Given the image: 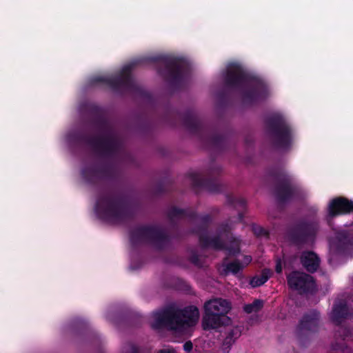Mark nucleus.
I'll return each instance as SVG.
<instances>
[{"mask_svg":"<svg viewBox=\"0 0 353 353\" xmlns=\"http://www.w3.org/2000/svg\"><path fill=\"white\" fill-rule=\"evenodd\" d=\"M200 314L196 306L169 307L153 312L150 323L153 328L166 327L179 334L190 332L197 324Z\"/></svg>","mask_w":353,"mask_h":353,"instance_id":"obj_1","label":"nucleus"},{"mask_svg":"<svg viewBox=\"0 0 353 353\" xmlns=\"http://www.w3.org/2000/svg\"><path fill=\"white\" fill-rule=\"evenodd\" d=\"M95 212L99 219L115 223L122 215L120 204L110 199H100L96 205Z\"/></svg>","mask_w":353,"mask_h":353,"instance_id":"obj_2","label":"nucleus"},{"mask_svg":"<svg viewBox=\"0 0 353 353\" xmlns=\"http://www.w3.org/2000/svg\"><path fill=\"white\" fill-rule=\"evenodd\" d=\"M287 278L288 285L292 289L305 292L315 288L313 278L303 272H293Z\"/></svg>","mask_w":353,"mask_h":353,"instance_id":"obj_3","label":"nucleus"},{"mask_svg":"<svg viewBox=\"0 0 353 353\" xmlns=\"http://www.w3.org/2000/svg\"><path fill=\"white\" fill-rule=\"evenodd\" d=\"M353 211V203L346 199L336 198L332 200L328 205V217L350 213Z\"/></svg>","mask_w":353,"mask_h":353,"instance_id":"obj_4","label":"nucleus"},{"mask_svg":"<svg viewBox=\"0 0 353 353\" xmlns=\"http://www.w3.org/2000/svg\"><path fill=\"white\" fill-rule=\"evenodd\" d=\"M204 310L209 312L225 316L231 310V305L225 299L216 298L205 302Z\"/></svg>","mask_w":353,"mask_h":353,"instance_id":"obj_5","label":"nucleus"},{"mask_svg":"<svg viewBox=\"0 0 353 353\" xmlns=\"http://www.w3.org/2000/svg\"><path fill=\"white\" fill-rule=\"evenodd\" d=\"M229 321L226 316L205 311L202 319V327L204 330L217 329Z\"/></svg>","mask_w":353,"mask_h":353,"instance_id":"obj_6","label":"nucleus"},{"mask_svg":"<svg viewBox=\"0 0 353 353\" xmlns=\"http://www.w3.org/2000/svg\"><path fill=\"white\" fill-rule=\"evenodd\" d=\"M348 314L353 316V303H338L334 305L330 316L333 322L339 323Z\"/></svg>","mask_w":353,"mask_h":353,"instance_id":"obj_7","label":"nucleus"},{"mask_svg":"<svg viewBox=\"0 0 353 353\" xmlns=\"http://www.w3.org/2000/svg\"><path fill=\"white\" fill-rule=\"evenodd\" d=\"M301 263L309 272H314L319 266L320 260L312 252H304L301 256Z\"/></svg>","mask_w":353,"mask_h":353,"instance_id":"obj_8","label":"nucleus"},{"mask_svg":"<svg viewBox=\"0 0 353 353\" xmlns=\"http://www.w3.org/2000/svg\"><path fill=\"white\" fill-rule=\"evenodd\" d=\"M319 325V315L316 312H312L305 315L301 321L303 330L315 331Z\"/></svg>","mask_w":353,"mask_h":353,"instance_id":"obj_9","label":"nucleus"},{"mask_svg":"<svg viewBox=\"0 0 353 353\" xmlns=\"http://www.w3.org/2000/svg\"><path fill=\"white\" fill-rule=\"evenodd\" d=\"M243 75V70L237 63H230L227 68V80L229 83L239 81Z\"/></svg>","mask_w":353,"mask_h":353,"instance_id":"obj_10","label":"nucleus"},{"mask_svg":"<svg viewBox=\"0 0 353 353\" xmlns=\"http://www.w3.org/2000/svg\"><path fill=\"white\" fill-rule=\"evenodd\" d=\"M276 137L281 144L287 143L291 137L289 127L282 121H279L276 123Z\"/></svg>","mask_w":353,"mask_h":353,"instance_id":"obj_11","label":"nucleus"},{"mask_svg":"<svg viewBox=\"0 0 353 353\" xmlns=\"http://www.w3.org/2000/svg\"><path fill=\"white\" fill-rule=\"evenodd\" d=\"M270 276L269 270H264L260 276H254L250 281V285L253 288H256L264 284Z\"/></svg>","mask_w":353,"mask_h":353,"instance_id":"obj_12","label":"nucleus"},{"mask_svg":"<svg viewBox=\"0 0 353 353\" xmlns=\"http://www.w3.org/2000/svg\"><path fill=\"white\" fill-rule=\"evenodd\" d=\"M263 306V302L261 300L256 299L252 303L245 304L243 310L248 314L259 312Z\"/></svg>","mask_w":353,"mask_h":353,"instance_id":"obj_13","label":"nucleus"},{"mask_svg":"<svg viewBox=\"0 0 353 353\" xmlns=\"http://www.w3.org/2000/svg\"><path fill=\"white\" fill-rule=\"evenodd\" d=\"M240 241L239 239H234L230 241V245H226L225 249L228 251L229 254H234L239 252Z\"/></svg>","mask_w":353,"mask_h":353,"instance_id":"obj_14","label":"nucleus"},{"mask_svg":"<svg viewBox=\"0 0 353 353\" xmlns=\"http://www.w3.org/2000/svg\"><path fill=\"white\" fill-rule=\"evenodd\" d=\"M244 268V265H241L239 261H233L229 264H228L225 267V272H231L232 274H236L239 272L241 270H242Z\"/></svg>","mask_w":353,"mask_h":353,"instance_id":"obj_15","label":"nucleus"},{"mask_svg":"<svg viewBox=\"0 0 353 353\" xmlns=\"http://www.w3.org/2000/svg\"><path fill=\"white\" fill-rule=\"evenodd\" d=\"M219 238L217 239V238H214V239H212L210 240L209 242H207L205 243V245L206 246H210L212 248H214L215 249H222L223 248V246L222 245V244H221L219 243Z\"/></svg>","mask_w":353,"mask_h":353,"instance_id":"obj_16","label":"nucleus"},{"mask_svg":"<svg viewBox=\"0 0 353 353\" xmlns=\"http://www.w3.org/2000/svg\"><path fill=\"white\" fill-rule=\"evenodd\" d=\"M229 336H230V337H227L225 339V343H231L232 342L234 341V340L232 339V337H234V339H236L239 336V330L237 329L232 330L229 332Z\"/></svg>","mask_w":353,"mask_h":353,"instance_id":"obj_17","label":"nucleus"},{"mask_svg":"<svg viewBox=\"0 0 353 353\" xmlns=\"http://www.w3.org/2000/svg\"><path fill=\"white\" fill-rule=\"evenodd\" d=\"M252 261V257L250 256H245L243 257V261L241 265H244V267L247 266Z\"/></svg>","mask_w":353,"mask_h":353,"instance_id":"obj_18","label":"nucleus"},{"mask_svg":"<svg viewBox=\"0 0 353 353\" xmlns=\"http://www.w3.org/2000/svg\"><path fill=\"white\" fill-rule=\"evenodd\" d=\"M183 349H184V350H185L186 352H190V351H191V350L192 349V343L190 341H188V342H186V343L183 345Z\"/></svg>","mask_w":353,"mask_h":353,"instance_id":"obj_19","label":"nucleus"},{"mask_svg":"<svg viewBox=\"0 0 353 353\" xmlns=\"http://www.w3.org/2000/svg\"><path fill=\"white\" fill-rule=\"evenodd\" d=\"M158 353H176L173 348L167 347L160 350Z\"/></svg>","mask_w":353,"mask_h":353,"instance_id":"obj_20","label":"nucleus"},{"mask_svg":"<svg viewBox=\"0 0 353 353\" xmlns=\"http://www.w3.org/2000/svg\"><path fill=\"white\" fill-rule=\"evenodd\" d=\"M281 271H282V263L280 260H278L276 261V272L277 273H281Z\"/></svg>","mask_w":353,"mask_h":353,"instance_id":"obj_21","label":"nucleus"},{"mask_svg":"<svg viewBox=\"0 0 353 353\" xmlns=\"http://www.w3.org/2000/svg\"><path fill=\"white\" fill-rule=\"evenodd\" d=\"M125 351V353H135V349L134 347H128Z\"/></svg>","mask_w":353,"mask_h":353,"instance_id":"obj_22","label":"nucleus"},{"mask_svg":"<svg viewBox=\"0 0 353 353\" xmlns=\"http://www.w3.org/2000/svg\"><path fill=\"white\" fill-rule=\"evenodd\" d=\"M99 81L110 82V79H99Z\"/></svg>","mask_w":353,"mask_h":353,"instance_id":"obj_23","label":"nucleus"},{"mask_svg":"<svg viewBox=\"0 0 353 353\" xmlns=\"http://www.w3.org/2000/svg\"><path fill=\"white\" fill-rule=\"evenodd\" d=\"M127 70H128V67L123 68V75L125 74Z\"/></svg>","mask_w":353,"mask_h":353,"instance_id":"obj_24","label":"nucleus"}]
</instances>
